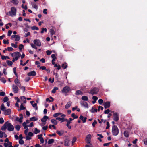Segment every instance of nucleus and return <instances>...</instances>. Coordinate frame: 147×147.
I'll use <instances>...</instances> for the list:
<instances>
[{
	"label": "nucleus",
	"mask_w": 147,
	"mask_h": 147,
	"mask_svg": "<svg viewBox=\"0 0 147 147\" xmlns=\"http://www.w3.org/2000/svg\"><path fill=\"white\" fill-rule=\"evenodd\" d=\"M12 32V31L11 30H9L8 32L7 36H10L11 35V33Z\"/></svg>",
	"instance_id": "nucleus-61"
},
{
	"label": "nucleus",
	"mask_w": 147,
	"mask_h": 147,
	"mask_svg": "<svg viewBox=\"0 0 147 147\" xmlns=\"http://www.w3.org/2000/svg\"><path fill=\"white\" fill-rule=\"evenodd\" d=\"M15 128L17 131H19L20 129V127L19 125H16L15 127Z\"/></svg>",
	"instance_id": "nucleus-43"
},
{
	"label": "nucleus",
	"mask_w": 147,
	"mask_h": 147,
	"mask_svg": "<svg viewBox=\"0 0 147 147\" xmlns=\"http://www.w3.org/2000/svg\"><path fill=\"white\" fill-rule=\"evenodd\" d=\"M32 6L36 10H37L38 9V6L36 4L32 5Z\"/></svg>",
	"instance_id": "nucleus-54"
},
{
	"label": "nucleus",
	"mask_w": 147,
	"mask_h": 147,
	"mask_svg": "<svg viewBox=\"0 0 147 147\" xmlns=\"http://www.w3.org/2000/svg\"><path fill=\"white\" fill-rule=\"evenodd\" d=\"M36 72L34 71H33L30 72H29L27 74L28 76H36Z\"/></svg>",
	"instance_id": "nucleus-12"
},
{
	"label": "nucleus",
	"mask_w": 147,
	"mask_h": 147,
	"mask_svg": "<svg viewBox=\"0 0 147 147\" xmlns=\"http://www.w3.org/2000/svg\"><path fill=\"white\" fill-rule=\"evenodd\" d=\"M19 142L20 144H24V140L22 139H20L19 140Z\"/></svg>",
	"instance_id": "nucleus-52"
},
{
	"label": "nucleus",
	"mask_w": 147,
	"mask_h": 147,
	"mask_svg": "<svg viewBox=\"0 0 147 147\" xmlns=\"http://www.w3.org/2000/svg\"><path fill=\"white\" fill-rule=\"evenodd\" d=\"M51 122L52 123L54 124V125H56L57 124V121H56L55 119H52L51 120Z\"/></svg>",
	"instance_id": "nucleus-28"
},
{
	"label": "nucleus",
	"mask_w": 147,
	"mask_h": 147,
	"mask_svg": "<svg viewBox=\"0 0 147 147\" xmlns=\"http://www.w3.org/2000/svg\"><path fill=\"white\" fill-rule=\"evenodd\" d=\"M40 131L37 128H35V133L36 134H37L38 133H39Z\"/></svg>",
	"instance_id": "nucleus-53"
},
{
	"label": "nucleus",
	"mask_w": 147,
	"mask_h": 147,
	"mask_svg": "<svg viewBox=\"0 0 147 147\" xmlns=\"http://www.w3.org/2000/svg\"><path fill=\"white\" fill-rule=\"evenodd\" d=\"M11 110L10 109H8L7 110L6 109L5 111V113L6 115H9L11 114Z\"/></svg>",
	"instance_id": "nucleus-25"
},
{
	"label": "nucleus",
	"mask_w": 147,
	"mask_h": 147,
	"mask_svg": "<svg viewBox=\"0 0 147 147\" xmlns=\"http://www.w3.org/2000/svg\"><path fill=\"white\" fill-rule=\"evenodd\" d=\"M34 43L37 46H40L41 45L40 41L38 39L34 40L33 41Z\"/></svg>",
	"instance_id": "nucleus-8"
},
{
	"label": "nucleus",
	"mask_w": 147,
	"mask_h": 147,
	"mask_svg": "<svg viewBox=\"0 0 147 147\" xmlns=\"http://www.w3.org/2000/svg\"><path fill=\"white\" fill-rule=\"evenodd\" d=\"M6 62L8 65L10 66H11L13 64V62L7 60Z\"/></svg>",
	"instance_id": "nucleus-33"
},
{
	"label": "nucleus",
	"mask_w": 147,
	"mask_h": 147,
	"mask_svg": "<svg viewBox=\"0 0 147 147\" xmlns=\"http://www.w3.org/2000/svg\"><path fill=\"white\" fill-rule=\"evenodd\" d=\"M72 102L70 101L68 102L66 105L65 106V109H68L70 107L71 105Z\"/></svg>",
	"instance_id": "nucleus-19"
},
{
	"label": "nucleus",
	"mask_w": 147,
	"mask_h": 147,
	"mask_svg": "<svg viewBox=\"0 0 147 147\" xmlns=\"http://www.w3.org/2000/svg\"><path fill=\"white\" fill-rule=\"evenodd\" d=\"M16 55H17L18 56H16L17 57H18V58L20 57L21 54L20 52H15L14 53Z\"/></svg>",
	"instance_id": "nucleus-37"
},
{
	"label": "nucleus",
	"mask_w": 147,
	"mask_h": 147,
	"mask_svg": "<svg viewBox=\"0 0 147 147\" xmlns=\"http://www.w3.org/2000/svg\"><path fill=\"white\" fill-rule=\"evenodd\" d=\"M23 118V117H20L19 118L18 117H16L15 119V121L20 122L21 123L22 122V119Z\"/></svg>",
	"instance_id": "nucleus-15"
},
{
	"label": "nucleus",
	"mask_w": 147,
	"mask_h": 147,
	"mask_svg": "<svg viewBox=\"0 0 147 147\" xmlns=\"http://www.w3.org/2000/svg\"><path fill=\"white\" fill-rule=\"evenodd\" d=\"M91 135L90 134L87 135L86 137V142L88 144H91Z\"/></svg>",
	"instance_id": "nucleus-6"
},
{
	"label": "nucleus",
	"mask_w": 147,
	"mask_h": 147,
	"mask_svg": "<svg viewBox=\"0 0 147 147\" xmlns=\"http://www.w3.org/2000/svg\"><path fill=\"white\" fill-rule=\"evenodd\" d=\"M124 136L126 137H128L129 136V133L127 131H124Z\"/></svg>",
	"instance_id": "nucleus-29"
},
{
	"label": "nucleus",
	"mask_w": 147,
	"mask_h": 147,
	"mask_svg": "<svg viewBox=\"0 0 147 147\" xmlns=\"http://www.w3.org/2000/svg\"><path fill=\"white\" fill-rule=\"evenodd\" d=\"M90 111L92 113H93L95 112H97V110L96 109H94L93 107H92L91 109L90 110Z\"/></svg>",
	"instance_id": "nucleus-30"
},
{
	"label": "nucleus",
	"mask_w": 147,
	"mask_h": 147,
	"mask_svg": "<svg viewBox=\"0 0 147 147\" xmlns=\"http://www.w3.org/2000/svg\"><path fill=\"white\" fill-rule=\"evenodd\" d=\"M46 53L47 55H49L51 53L52 51L48 50L46 51Z\"/></svg>",
	"instance_id": "nucleus-51"
},
{
	"label": "nucleus",
	"mask_w": 147,
	"mask_h": 147,
	"mask_svg": "<svg viewBox=\"0 0 147 147\" xmlns=\"http://www.w3.org/2000/svg\"><path fill=\"white\" fill-rule=\"evenodd\" d=\"M9 100L7 96L5 97L4 98L3 100L4 102H6L8 101Z\"/></svg>",
	"instance_id": "nucleus-44"
},
{
	"label": "nucleus",
	"mask_w": 147,
	"mask_h": 147,
	"mask_svg": "<svg viewBox=\"0 0 147 147\" xmlns=\"http://www.w3.org/2000/svg\"><path fill=\"white\" fill-rule=\"evenodd\" d=\"M7 122H5L3 125L1 127V129L2 131H5L6 129L7 128Z\"/></svg>",
	"instance_id": "nucleus-14"
},
{
	"label": "nucleus",
	"mask_w": 147,
	"mask_h": 147,
	"mask_svg": "<svg viewBox=\"0 0 147 147\" xmlns=\"http://www.w3.org/2000/svg\"><path fill=\"white\" fill-rule=\"evenodd\" d=\"M23 126L24 127V129H26L28 127V125H26V123L25 122H24L22 124Z\"/></svg>",
	"instance_id": "nucleus-41"
},
{
	"label": "nucleus",
	"mask_w": 147,
	"mask_h": 147,
	"mask_svg": "<svg viewBox=\"0 0 147 147\" xmlns=\"http://www.w3.org/2000/svg\"><path fill=\"white\" fill-rule=\"evenodd\" d=\"M112 134L114 136L117 135L119 133V129L117 127L114 125L112 127Z\"/></svg>",
	"instance_id": "nucleus-1"
},
{
	"label": "nucleus",
	"mask_w": 147,
	"mask_h": 147,
	"mask_svg": "<svg viewBox=\"0 0 147 147\" xmlns=\"http://www.w3.org/2000/svg\"><path fill=\"white\" fill-rule=\"evenodd\" d=\"M92 98L94 100H95L96 101L97 99H98V98L97 96H94L92 97Z\"/></svg>",
	"instance_id": "nucleus-59"
},
{
	"label": "nucleus",
	"mask_w": 147,
	"mask_h": 147,
	"mask_svg": "<svg viewBox=\"0 0 147 147\" xmlns=\"http://www.w3.org/2000/svg\"><path fill=\"white\" fill-rule=\"evenodd\" d=\"M30 78L29 77H27L25 78V80L26 82H28L30 80Z\"/></svg>",
	"instance_id": "nucleus-64"
},
{
	"label": "nucleus",
	"mask_w": 147,
	"mask_h": 147,
	"mask_svg": "<svg viewBox=\"0 0 147 147\" xmlns=\"http://www.w3.org/2000/svg\"><path fill=\"white\" fill-rule=\"evenodd\" d=\"M58 90V88L57 87H55L52 90L51 92L53 93H55L56 92V90Z\"/></svg>",
	"instance_id": "nucleus-31"
},
{
	"label": "nucleus",
	"mask_w": 147,
	"mask_h": 147,
	"mask_svg": "<svg viewBox=\"0 0 147 147\" xmlns=\"http://www.w3.org/2000/svg\"><path fill=\"white\" fill-rule=\"evenodd\" d=\"M71 90L70 88L67 86L64 87L62 90V92L63 93H68Z\"/></svg>",
	"instance_id": "nucleus-4"
},
{
	"label": "nucleus",
	"mask_w": 147,
	"mask_h": 147,
	"mask_svg": "<svg viewBox=\"0 0 147 147\" xmlns=\"http://www.w3.org/2000/svg\"><path fill=\"white\" fill-rule=\"evenodd\" d=\"M81 99L82 100L85 101H87L88 100V97L85 96H83L81 98Z\"/></svg>",
	"instance_id": "nucleus-22"
},
{
	"label": "nucleus",
	"mask_w": 147,
	"mask_h": 147,
	"mask_svg": "<svg viewBox=\"0 0 147 147\" xmlns=\"http://www.w3.org/2000/svg\"><path fill=\"white\" fill-rule=\"evenodd\" d=\"M50 33L51 35H53L55 34V32L53 30L51 29L50 30Z\"/></svg>",
	"instance_id": "nucleus-40"
},
{
	"label": "nucleus",
	"mask_w": 147,
	"mask_h": 147,
	"mask_svg": "<svg viewBox=\"0 0 147 147\" xmlns=\"http://www.w3.org/2000/svg\"><path fill=\"white\" fill-rule=\"evenodd\" d=\"M34 102L33 101H31L30 102V103L31 104L33 107L36 110L38 109V107L37 106V104L36 103L33 104L32 103Z\"/></svg>",
	"instance_id": "nucleus-18"
},
{
	"label": "nucleus",
	"mask_w": 147,
	"mask_h": 147,
	"mask_svg": "<svg viewBox=\"0 0 147 147\" xmlns=\"http://www.w3.org/2000/svg\"><path fill=\"white\" fill-rule=\"evenodd\" d=\"M0 80L3 83H5L6 82V80L3 77H0Z\"/></svg>",
	"instance_id": "nucleus-32"
},
{
	"label": "nucleus",
	"mask_w": 147,
	"mask_h": 147,
	"mask_svg": "<svg viewBox=\"0 0 147 147\" xmlns=\"http://www.w3.org/2000/svg\"><path fill=\"white\" fill-rule=\"evenodd\" d=\"M24 45L22 44H20L19 47V49L20 51H21L22 48H23Z\"/></svg>",
	"instance_id": "nucleus-45"
},
{
	"label": "nucleus",
	"mask_w": 147,
	"mask_h": 147,
	"mask_svg": "<svg viewBox=\"0 0 147 147\" xmlns=\"http://www.w3.org/2000/svg\"><path fill=\"white\" fill-rule=\"evenodd\" d=\"M7 50L9 51H13L14 49L11 47H8L7 48Z\"/></svg>",
	"instance_id": "nucleus-48"
},
{
	"label": "nucleus",
	"mask_w": 147,
	"mask_h": 147,
	"mask_svg": "<svg viewBox=\"0 0 147 147\" xmlns=\"http://www.w3.org/2000/svg\"><path fill=\"white\" fill-rule=\"evenodd\" d=\"M67 67V66L66 63H65V64H62L61 66V67L62 68H63L64 69H66Z\"/></svg>",
	"instance_id": "nucleus-35"
},
{
	"label": "nucleus",
	"mask_w": 147,
	"mask_h": 147,
	"mask_svg": "<svg viewBox=\"0 0 147 147\" xmlns=\"http://www.w3.org/2000/svg\"><path fill=\"white\" fill-rule=\"evenodd\" d=\"M11 45L12 47L15 48H17L18 47V46L17 45H15L13 43H11Z\"/></svg>",
	"instance_id": "nucleus-60"
},
{
	"label": "nucleus",
	"mask_w": 147,
	"mask_h": 147,
	"mask_svg": "<svg viewBox=\"0 0 147 147\" xmlns=\"http://www.w3.org/2000/svg\"><path fill=\"white\" fill-rule=\"evenodd\" d=\"M26 109V107L24 106L23 103H22L21 104L20 109H18V111H19L21 110H23Z\"/></svg>",
	"instance_id": "nucleus-21"
},
{
	"label": "nucleus",
	"mask_w": 147,
	"mask_h": 147,
	"mask_svg": "<svg viewBox=\"0 0 147 147\" xmlns=\"http://www.w3.org/2000/svg\"><path fill=\"white\" fill-rule=\"evenodd\" d=\"M19 82H20L18 78H16L14 80V82L16 84H17Z\"/></svg>",
	"instance_id": "nucleus-57"
},
{
	"label": "nucleus",
	"mask_w": 147,
	"mask_h": 147,
	"mask_svg": "<svg viewBox=\"0 0 147 147\" xmlns=\"http://www.w3.org/2000/svg\"><path fill=\"white\" fill-rule=\"evenodd\" d=\"M79 118L82 121L83 123H85L86 122V120L87 118L86 117H84L82 115H80L79 117Z\"/></svg>",
	"instance_id": "nucleus-16"
},
{
	"label": "nucleus",
	"mask_w": 147,
	"mask_h": 147,
	"mask_svg": "<svg viewBox=\"0 0 147 147\" xmlns=\"http://www.w3.org/2000/svg\"><path fill=\"white\" fill-rule=\"evenodd\" d=\"M104 106L105 109L109 108L110 106V102L107 101L104 104Z\"/></svg>",
	"instance_id": "nucleus-11"
},
{
	"label": "nucleus",
	"mask_w": 147,
	"mask_h": 147,
	"mask_svg": "<svg viewBox=\"0 0 147 147\" xmlns=\"http://www.w3.org/2000/svg\"><path fill=\"white\" fill-rule=\"evenodd\" d=\"M31 28L32 30H39L38 28L35 26H33Z\"/></svg>",
	"instance_id": "nucleus-34"
},
{
	"label": "nucleus",
	"mask_w": 147,
	"mask_h": 147,
	"mask_svg": "<svg viewBox=\"0 0 147 147\" xmlns=\"http://www.w3.org/2000/svg\"><path fill=\"white\" fill-rule=\"evenodd\" d=\"M11 11L12 13V14L13 16H15L16 13V9L14 7H12L11 9Z\"/></svg>",
	"instance_id": "nucleus-10"
},
{
	"label": "nucleus",
	"mask_w": 147,
	"mask_h": 147,
	"mask_svg": "<svg viewBox=\"0 0 147 147\" xmlns=\"http://www.w3.org/2000/svg\"><path fill=\"white\" fill-rule=\"evenodd\" d=\"M80 104L82 106H83L86 108H88V105L87 103L86 102H81Z\"/></svg>",
	"instance_id": "nucleus-13"
},
{
	"label": "nucleus",
	"mask_w": 147,
	"mask_h": 147,
	"mask_svg": "<svg viewBox=\"0 0 147 147\" xmlns=\"http://www.w3.org/2000/svg\"><path fill=\"white\" fill-rule=\"evenodd\" d=\"M99 91V89L97 87H94L92 89L89 93L91 94L92 95L97 94Z\"/></svg>",
	"instance_id": "nucleus-2"
},
{
	"label": "nucleus",
	"mask_w": 147,
	"mask_h": 147,
	"mask_svg": "<svg viewBox=\"0 0 147 147\" xmlns=\"http://www.w3.org/2000/svg\"><path fill=\"white\" fill-rule=\"evenodd\" d=\"M20 88L23 90V92L25 91L26 90L25 87L23 86H21L20 87Z\"/></svg>",
	"instance_id": "nucleus-63"
},
{
	"label": "nucleus",
	"mask_w": 147,
	"mask_h": 147,
	"mask_svg": "<svg viewBox=\"0 0 147 147\" xmlns=\"http://www.w3.org/2000/svg\"><path fill=\"white\" fill-rule=\"evenodd\" d=\"M54 142V140L53 139H50L48 142V144H50L53 143Z\"/></svg>",
	"instance_id": "nucleus-36"
},
{
	"label": "nucleus",
	"mask_w": 147,
	"mask_h": 147,
	"mask_svg": "<svg viewBox=\"0 0 147 147\" xmlns=\"http://www.w3.org/2000/svg\"><path fill=\"white\" fill-rule=\"evenodd\" d=\"M42 30L40 32V33L41 34H42L44 33V32L45 31V32H46L47 31V29L46 28H41Z\"/></svg>",
	"instance_id": "nucleus-38"
},
{
	"label": "nucleus",
	"mask_w": 147,
	"mask_h": 147,
	"mask_svg": "<svg viewBox=\"0 0 147 147\" xmlns=\"http://www.w3.org/2000/svg\"><path fill=\"white\" fill-rule=\"evenodd\" d=\"M75 94L76 95L83 94V92L81 90H78L76 91Z\"/></svg>",
	"instance_id": "nucleus-20"
},
{
	"label": "nucleus",
	"mask_w": 147,
	"mask_h": 147,
	"mask_svg": "<svg viewBox=\"0 0 147 147\" xmlns=\"http://www.w3.org/2000/svg\"><path fill=\"white\" fill-rule=\"evenodd\" d=\"M69 140L68 139L65 140L64 142V145L65 146H69Z\"/></svg>",
	"instance_id": "nucleus-23"
},
{
	"label": "nucleus",
	"mask_w": 147,
	"mask_h": 147,
	"mask_svg": "<svg viewBox=\"0 0 147 147\" xmlns=\"http://www.w3.org/2000/svg\"><path fill=\"white\" fill-rule=\"evenodd\" d=\"M1 109L3 111H5L6 110V107L4 106V105L3 104H2L1 105Z\"/></svg>",
	"instance_id": "nucleus-24"
},
{
	"label": "nucleus",
	"mask_w": 147,
	"mask_h": 147,
	"mask_svg": "<svg viewBox=\"0 0 147 147\" xmlns=\"http://www.w3.org/2000/svg\"><path fill=\"white\" fill-rule=\"evenodd\" d=\"M13 92L15 93H17L19 91L18 87L15 85L13 84L12 86Z\"/></svg>",
	"instance_id": "nucleus-7"
},
{
	"label": "nucleus",
	"mask_w": 147,
	"mask_h": 147,
	"mask_svg": "<svg viewBox=\"0 0 147 147\" xmlns=\"http://www.w3.org/2000/svg\"><path fill=\"white\" fill-rule=\"evenodd\" d=\"M53 127L54 129H56V127L54 126V125H49V128L51 129V127Z\"/></svg>",
	"instance_id": "nucleus-55"
},
{
	"label": "nucleus",
	"mask_w": 147,
	"mask_h": 147,
	"mask_svg": "<svg viewBox=\"0 0 147 147\" xmlns=\"http://www.w3.org/2000/svg\"><path fill=\"white\" fill-rule=\"evenodd\" d=\"M71 116L74 117V119H77L78 118V116L75 115V114L74 113H72L71 115Z\"/></svg>",
	"instance_id": "nucleus-42"
},
{
	"label": "nucleus",
	"mask_w": 147,
	"mask_h": 147,
	"mask_svg": "<svg viewBox=\"0 0 147 147\" xmlns=\"http://www.w3.org/2000/svg\"><path fill=\"white\" fill-rule=\"evenodd\" d=\"M6 15H7L10 16H13V15L12 14L11 11H9V12L6 13Z\"/></svg>",
	"instance_id": "nucleus-46"
},
{
	"label": "nucleus",
	"mask_w": 147,
	"mask_h": 147,
	"mask_svg": "<svg viewBox=\"0 0 147 147\" xmlns=\"http://www.w3.org/2000/svg\"><path fill=\"white\" fill-rule=\"evenodd\" d=\"M10 1L13 4L15 5L18 4L19 2L18 0H11Z\"/></svg>",
	"instance_id": "nucleus-27"
},
{
	"label": "nucleus",
	"mask_w": 147,
	"mask_h": 147,
	"mask_svg": "<svg viewBox=\"0 0 147 147\" xmlns=\"http://www.w3.org/2000/svg\"><path fill=\"white\" fill-rule=\"evenodd\" d=\"M49 117L45 115L41 119V121L42 122H45L47 120V119H48Z\"/></svg>",
	"instance_id": "nucleus-17"
},
{
	"label": "nucleus",
	"mask_w": 147,
	"mask_h": 147,
	"mask_svg": "<svg viewBox=\"0 0 147 147\" xmlns=\"http://www.w3.org/2000/svg\"><path fill=\"white\" fill-rule=\"evenodd\" d=\"M38 120L37 118H36L35 117H32L30 118V120L32 121H37Z\"/></svg>",
	"instance_id": "nucleus-26"
},
{
	"label": "nucleus",
	"mask_w": 147,
	"mask_h": 147,
	"mask_svg": "<svg viewBox=\"0 0 147 147\" xmlns=\"http://www.w3.org/2000/svg\"><path fill=\"white\" fill-rule=\"evenodd\" d=\"M110 111L109 109H107V110H105L104 111V113L105 114H109Z\"/></svg>",
	"instance_id": "nucleus-56"
},
{
	"label": "nucleus",
	"mask_w": 147,
	"mask_h": 147,
	"mask_svg": "<svg viewBox=\"0 0 147 147\" xmlns=\"http://www.w3.org/2000/svg\"><path fill=\"white\" fill-rule=\"evenodd\" d=\"M76 140V137L73 138V140L72 141V145L74 144V143H75Z\"/></svg>",
	"instance_id": "nucleus-50"
},
{
	"label": "nucleus",
	"mask_w": 147,
	"mask_h": 147,
	"mask_svg": "<svg viewBox=\"0 0 147 147\" xmlns=\"http://www.w3.org/2000/svg\"><path fill=\"white\" fill-rule=\"evenodd\" d=\"M51 57L52 58V59L55 60L56 59V57H55V55L54 54H53L51 55Z\"/></svg>",
	"instance_id": "nucleus-62"
},
{
	"label": "nucleus",
	"mask_w": 147,
	"mask_h": 147,
	"mask_svg": "<svg viewBox=\"0 0 147 147\" xmlns=\"http://www.w3.org/2000/svg\"><path fill=\"white\" fill-rule=\"evenodd\" d=\"M49 82H51V83H53L54 82V78H53V79L52 80L51 79V78H50L49 79Z\"/></svg>",
	"instance_id": "nucleus-58"
},
{
	"label": "nucleus",
	"mask_w": 147,
	"mask_h": 147,
	"mask_svg": "<svg viewBox=\"0 0 147 147\" xmlns=\"http://www.w3.org/2000/svg\"><path fill=\"white\" fill-rule=\"evenodd\" d=\"M98 102L101 105L103 103V101L102 99H100L98 100Z\"/></svg>",
	"instance_id": "nucleus-49"
},
{
	"label": "nucleus",
	"mask_w": 147,
	"mask_h": 147,
	"mask_svg": "<svg viewBox=\"0 0 147 147\" xmlns=\"http://www.w3.org/2000/svg\"><path fill=\"white\" fill-rule=\"evenodd\" d=\"M119 114L117 112L114 113L113 114V119L116 122H117L119 119Z\"/></svg>",
	"instance_id": "nucleus-5"
},
{
	"label": "nucleus",
	"mask_w": 147,
	"mask_h": 147,
	"mask_svg": "<svg viewBox=\"0 0 147 147\" xmlns=\"http://www.w3.org/2000/svg\"><path fill=\"white\" fill-rule=\"evenodd\" d=\"M61 113H55L53 114V116L55 117H57L59 115H61Z\"/></svg>",
	"instance_id": "nucleus-39"
},
{
	"label": "nucleus",
	"mask_w": 147,
	"mask_h": 147,
	"mask_svg": "<svg viewBox=\"0 0 147 147\" xmlns=\"http://www.w3.org/2000/svg\"><path fill=\"white\" fill-rule=\"evenodd\" d=\"M15 38V41H18L20 39V37L18 35H12L11 36V38L13 39Z\"/></svg>",
	"instance_id": "nucleus-9"
},
{
	"label": "nucleus",
	"mask_w": 147,
	"mask_h": 147,
	"mask_svg": "<svg viewBox=\"0 0 147 147\" xmlns=\"http://www.w3.org/2000/svg\"><path fill=\"white\" fill-rule=\"evenodd\" d=\"M7 130L9 131H13L14 129V127L13 126L11 123H9V121H7Z\"/></svg>",
	"instance_id": "nucleus-3"
},
{
	"label": "nucleus",
	"mask_w": 147,
	"mask_h": 147,
	"mask_svg": "<svg viewBox=\"0 0 147 147\" xmlns=\"http://www.w3.org/2000/svg\"><path fill=\"white\" fill-rule=\"evenodd\" d=\"M3 43L4 44H9V40L8 39H7L6 40H5L4 39L3 40Z\"/></svg>",
	"instance_id": "nucleus-47"
}]
</instances>
